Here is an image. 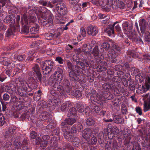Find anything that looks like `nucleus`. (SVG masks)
Wrapping results in <instances>:
<instances>
[{"mask_svg":"<svg viewBox=\"0 0 150 150\" xmlns=\"http://www.w3.org/2000/svg\"><path fill=\"white\" fill-rule=\"evenodd\" d=\"M92 71L90 68H85L82 70L83 74L87 77L92 74Z\"/></svg>","mask_w":150,"mask_h":150,"instance_id":"c03bdc74","label":"nucleus"},{"mask_svg":"<svg viewBox=\"0 0 150 150\" xmlns=\"http://www.w3.org/2000/svg\"><path fill=\"white\" fill-rule=\"evenodd\" d=\"M64 88L63 86L59 84L57 86H55V87L53 90L57 92L58 94H60L62 96H64L65 97L67 95V92H66V89H64Z\"/></svg>","mask_w":150,"mask_h":150,"instance_id":"aec40b11","label":"nucleus"},{"mask_svg":"<svg viewBox=\"0 0 150 150\" xmlns=\"http://www.w3.org/2000/svg\"><path fill=\"white\" fill-rule=\"evenodd\" d=\"M16 18L15 14H11L7 16L4 20V21L6 23H11L10 24L11 27L13 28H14V24L15 23V20Z\"/></svg>","mask_w":150,"mask_h":150,"instance_id":"f3484780","label":"nucleus"},{"mask_svg":"<svg viewBox=\"0 0 150 150\" xmlns=\"http://www.w3.org/2000/svg\"><path fill=\"white\" fill-rule=\"evenodd\" d=\"M54 64L52 60H47L42 62L41 64L42 69L44 75H47L52 71Z\"/></svg>","mask_w":150,"mask_h":150,"instance_id":"20e7f679","label":"nucleus"},{"mask_svg":"<svg viewBox=\"0 0 150 150\" xmlns=\"http://www.w3.org/2000/svg\"><path fill=\"white\" fill-rule=\"evenodd\" d=\"M67 62L68 68L71 70L69 72V79L71 82L76 83L77 82L78 76L80 72L72 67L71 63L70 61H67Z\"/></svg>","mask_w":150,"mask_h":150,"instance_id":"7ed1b4c3","label":"nucleus"},{"mask_svg":"<svg viewBox=\"0 0 150 150\" xmlns=\"http://www.w3.org/2000/svg\"><path fill=\"white\" fill-rule=\"evenodd\" d=\"M75 60L76 61V65H73L71 63V66L72 67L76 70H78V71L80 72L81 71L80 69H81L82 70L85 69L83 60V61H80L77 60Z\"/></svg>","mask_w":150,"mask_h":150,"instance_id":"5701e85b","label":"nucleus"},{"mask_svg":"<svg viewBox=\"0 0 150 150\" xmlns=\"http://www.w3.org/2000/svg\"><path fill=\"white\" fill-rule=\"evenodd\" d=\"M98 6H101V7H105L106 5L108 4H111L112 0H98Z\"/></svg>","mask_w":150,"mask_h":150,"instance_id":"c9c22d12","label":"nucleus"},{"mask_svg":"<svg viewBox=\"0 0 150 150\" xmlns=\"http://www.w3.org/2000/svg\"><path fill=\"white\" fill-rule=\"evenodd\" d=\"M23 20L25 24L28 25L29 23L30 24L34 23L36 21L37 18L34 14L31 15H30L28 20L26 14L25 13H24L21 16V23L23 25L24 24Z\"/></svg>","mask_w":150,"mask_h":150,"instance_id":"6e6552de","label":"nucleus"},{"mask_svg":"<svg viewBox=\"0 0 150 150\" xmlns=\"http://www.w3.org/2000/svg\"><path fill=\"white\" fill-rule=\"evenodd\" d=\"M98 141L99 145L103 148L105 147V150H122V147L119 145L115 140H110L105 143L104 134L100 132L97 136Z\"/></svg>","mask_w":150,"mask_h":150,"instance_id":"f257e3e1","label":"nucleus"},{"mask_svg":"<svg viewBox=\"0 0 150 150\" xmlns=\"http://www.w3.org/2000/svg\"><path fill=\"white\" fill-rule=\"evenodd\" d=\"M15 54L13 53L12 54V56L14 57V58L17 59L18 60L20 61H24L26 58V57L25 55H22L19 54L18 56L16 55V56L15 55Z\"/></svg>","mask_w":150,"mask_h":150,"instance_id":"49530a36","label":"nucleus"},{"mask_svg":"<svg viewBox=\"0 0 150 150\" xmlns=\"http://www.w3.org/2000/svg\"><path fill=\"white\" fill-rule=\"evenodd\" d=\"M56 8L59 14L61 15H65L67 12L65 5L62 2H59L56 4Z\"/></svg>","mask_w":150,"mask_h":150,"instance_id":"9b49d317","label":"nucleus"},{"mask_svg":"<svg viewBox=\"0 0 150 150\" xmlns=\"http://www.w3.org/2000/svg\"><path fill=\"white\" fill-rule=\"evenodd\" d=\"M121 100L118 98H115L112 101V104L113 105H119L121 104Z\"/></svg>","mask_w":150,"mask_h":150,"instance_id":"0e129e2a","label":"nucleus"},{"mask_svg":"<svg viewBox=\"0 0 150 150\" xmlns=\"http://www.w3.org/2000/svg\"><path fill=\"white\" fill-rule=\"evenodd\" d=\"M11 27V28H8L6 32V37L10 36L13 34V33L12 30L15 29V27L14 26V28H12V26Z\"/></svg>","mask_w":150,"mask_h":150,"instance_id":"680f3d73","label":"nucleus"},{"mask_svg":"<svg viewBox=\"0 0 150 150\" xmlns=\"http://www.w3.org/2000/svg\"><path fill=\"white\" fill-rule=\"evenodd\" d=\"M30 78L37 84L41 82L42 74L41 73L35 74L33 71L28 73Z\"/></svg>","mask_w":150,"mask_h":150,"instance_id":"4468645a","label":"nucleus"},{"mask_svg":"<svg viewBox=\"0 0 150 150\" xmlns=\"http://www.w3.org/2000/svg\"><path fill=\"white\" fill-rule=\"evenodd\" d=\"M87 33L90 35L94 36L98 33V29L95 26L89 25L86 28Z\"/></svg>","mask_w":150,"mask_h":150,"instance_id":"6ab92c4d","label":"nucleus"},{"mask_svg":"<svg viewBox=\"0 0 150 150\" xmlns=\"http://www.w3.org/2000/svg\"><path fill=\"white\" fill-rule=\"evenodd\" d=\"M25 91L26 92V95L27 94L31 92L33 90L32 89L33 86H32V88H31L27 83H25Z\"/></svg>","mask_w":150,"mask_h":150,"instance_id":"052dcab7","label":"nucleus"},{"mask_svg":"<svg viewBox=\"0 0 150 150\" xmlns=\"http://www.w3.org/2000/svg\"><path fill=\"white\" fill-rule=\"evenodd\" d=\"M70 129L71 132L76 133L77 132H81L83 128L82 124L80 122H78L72 126Z\"/></svg>","mask_w":150,"mask_h":150,"instance_id":"a211bd4d","label":"nucleus"},{"mask_svg":"<svg viewBox=\"0 0 150 150\" xmlns=\"http://www.w3.org/2000/svg\"><path fill=\"white\" fill-rule=\"evenodd\" d=\"M103 97H102L103 98V99L104 102H105L104 100V98L110 100L112 99L113 98V95L109 92H105L103 93Z\"/></svg>","mask_w":150,"mask_h":150,"instance_id":"a19ab883","label":"nucleus"},{"mask_svg":"<svg viewBox=\"0 0 150 150\" xmlns=\"http://www.w3.org/2000/svg\"><path fill=\"white\" fill-rule=\"evenodd\" d=\"M43 103L46 105H45V108H46L47 107H48L50 108V111L54 109V105L51 99H49L47 102L44 101Z\"/></svg>","mask_w":150,"mask_h":150,"instance_id":"2f4dec72","label":"nucleus"},{"mask_svg":"<svg viewBox=\"0 0 150 150\" xmlns=\"http://www.w3.org/2000/svg\"><path fill=\"white\" fill-rule=\"evenodd\" d=\"M101 47H102L101 48L104 50L103 52H105V51H108L110 49V45L109 42H104L101 45Z\"/></svg>","mask_w":150,"mask_h":150,"instance_id":"de8ad7c7","label":"nucleus"},{"mask_svg":"<svg viewBox=\"0 0 150 150\" xmlns=\"http://www.w3.org/2000/svg\"><path fill=\"white\" fill-rule=\"evenodd\" d=\"M63 70L58 68L55 71L52 77H50L48 80V84L52 86L53 90L61 82L63 78Z\"/></svg>","mask_w":150,"mask_h":150,"instance_id":"f03ea898","label":"nucleus"},{"mask_svg":"<svg viewBox=\"0 0 150 150\" xmlns=\"http://www.w3.org/2000/svg\"><path fill=\"white\" fill-rule=\"evenodd\" d=\"M58 142V139L57 137L54 136L52 137L50 140V145L51 147H53L57 146Z\"/></svg>","mask_w":150,"mask_h":150,"instance_id":"4c0bfd02","label":"nucleus"},{"mask_svg":"<svg viewBox=\"0 0 150 150\" xmlns=\"http://www.w3.org/2000/svg\"><path fill=\"white\" fill-rule=\"evenodd\" d=\"M78 79H77V82H79L81 84L83 82L85 83L86 81V80L85 79L84 76L83 75H80V74L78 76Z\"/></svg>","mask_w":150,"mask_h":150,"instance_id":"5fc2aeb1","label":"nucleus"},{"mask_svg":"<svg viewBox=\"0 0 150 150\" xmlns=\"http://www.w3.org/2000/svg\"><path fill=\"white\" fill-rule=\"evenodd\" d=\"M132 28L133 25L132 23L129 24L128 25V27L126 28V30H124V33L127 34L132 35L133 33L132 31Z\"/></svg>","mask_w":150,"mask_h":150,"instance_id":"79ce46f5","label":"nucleus"},{"mask_svg":"<svg viewBox=\"0 0 150 150\" xmlns=\"http://www.w3.org/2000/svg\"><path fill=\"white\" fill-rule=\"evenodd\" d=\"M40 26L38 24H36L35 26L30 28L29 32L32 34H35L37 33L39 30Z\"/></svg>","mask_w":150,"mask_h":150,"instance_id":"ea45409f","label":"nucleus"},{"mask_svg":"<svg viewBox=\"0 0 150 150\" xmlns=\"http://www.w3.org/2000/svg\"><path fill=\"white\" fill-rule=\"evenodd\" d=\"M32 71L35 74L41 73L40 67L38 64H35L32 68Z\"/></svg>","mask_w":150,"mask_h":150,"instance_id":"8fccbe9b","label":"nucleus"},{"mask_svg":"<svg viewBox=\"0 0 150 150\" xmlns=\"http://www.w3.org/2000/svg\"><path fill=\"white\" fill-rule=\"evenodd\" d=\"M113 118L106 119L104 118L103 120L105 122H111L113 121L115 123L117 124H122L124 122V120L123 118L121 117L120 115H116L112 114Z\"/></svg>","mask_w":150,"mask_h":150,"instance_id":"f8f14e48","label":"nucleus"},{"mask_svg":"<svg viewBox=\"0 0 150 150\" xmlns=\"http://www.w3.org/2000/svg\"><path fill=\"white\" fill-rule=\"evenodd\" d=\"M25 83L21 84V85L19 86L17 91L16 93L19 95L21 97H19V99L21 100V101L23 102H26V92L25 87Z\"/></svg>","mask_w":150,"mask_h":150,"instance_id":"1a4fd4ad","label":"nucleus"},{"mask_svg":"<svg viewBox=\"0 0 150 150\" xmlns=\"http://www.w3.org/2000/svg\"><path fill=\"white\" fill-rule=\"evenodd\" d=\"M23 25L21 29V33L23 34H27L28 33H29V27L28 25L25 24Z\"/></svg>","mask_w":150,"mask_h":150,"instance_id":"e433bc0d","label":"nucleus"},{"mask_svg":"<svg viewBox=\"0 0 150 150\" xmlns=\"http://www.w3.org/2000/svg\"><path fill=\"white\" fill-rule=\"evenodd\" d=\"M118 23V22L117 21L115 22L112 25H109L107 27L105 31L108 34L109 36H110L112 34L114 33V26Z\"/></svg>","mask_w":150,"mask_h":150,"instance_id":"393cba45","label":"nucleus"},{"mask_svg":"<svg viewBox=\"0 0 150 150\" xmlns=\"http://www.w3.org/2000/svg\"><path fill=\"white\" fill-rule=\"evenodd\" d=\"M16 136V138L13 139L12 138L11 140L12 142H13V144L16 148L18 149L21 145V143L19 141L20 137V136Z\"/></svg>","mask_w":150,"mask_h":150,"instance_id":"c756f323","label":"nucleus"},{"mask_svg":"<svg viewBox=\"0 0 150 150\" xmlns=\"http://www.w3.org/2000/svg\"><path fill=\"white\" fill-rule=\"evenodd\" d=\"M127 54L134 58H136L137 57L134 51L132 50H128L127 52Z\"/></svg>","mask_w":150,"mask_h":150,"instance_id":"4d7b16f0","label":"nucleus"},{"mask_svg":"<svg viewBox=\"0 0 150 150\" xmlns=\"http://www.w3.org/2000/svg\"><path fill=\"white\" fill-rule=\"evenodd\" d=\"M61 34L59 32L55 33H46L45 35V38L48 40H57L59 39Z\"/></svg>","mask_w":150,"mask_h":150,"instance_id":"2eb2a0df","label":"nucleus"},{"mask_svg":"<svg viewBox=\"0 0 150 150\" xmlns=\"http://www.w3.org/2000/svg\"><path fill=\"white\" fill-rule=\"evenodd\" d=\"M72 104L70 101H67L62 104L60 106V108L61 110L64 112L67 110L69 107L72 106Z\"/></svg>","mask_w":150,"mask_h":150,"instance_id":"c85d7f7f","label":"nucleus"},{"mask_svg":"<svg viewBox=\"0 0 150 150\" xmlns=\"http://www.w3.org/2000/svg\"><path fill=\"white\" fill-rule=\"evenodd\" d=\"M90 92L91 99L94 101L95 104L100 105H103L104 104L105 102L103 99V98L98 94L95 90L92 89Z\"/></svg>","mask_w":150,"mask_h":150,"instance_id":"39448f33","label":"nucleus"},{"mask_svg":"<svg viewBox=\"0 0 150 150\" xmlns=\"http://www.w3.org/2000/svg\"><path fill=\"white\" fill-rule=\"evenodd\" d=\"M69 142L72 143L73 145L75 147H77L80 144V141L78 137L74 136L71 139Z\"/></svg>","mask_w":150,"mask_h":150,"instance_id":"473e14b6","label":"nucleus"},{"mask_svg":"<svg viewBox=\"0 0 150 150\" xmlns=\"http://www.w3.org/2000/svg\"><path fill=\"white\" fill-rule=\"evenodd\" d=\"M129 39L132 42L139 43L141 42L142 44H144L143 42L139 37H133L131 36L129 37Z\"/></svg>","mask_w":150,"mask_h":150,"instance_id":"f704fd0d","label":"nucleus"},{"mask_svg":"<svg viewBox=\"0 0 150 150\" xmlns=\"http://www.w3.org/2000/svg\"><path fill=\"white\" fill-rule=\"evenodd\" d=\"M85 68H90L92 67L93 62L89 59L83 60Z\"/></svg>","mask_w":150,"mask_h":150,"instance_id":"72a5a7b5","label":"nucleus"},{"mask_svg":"<svg viewBox=\"0 0 150 150\" xmlns=\"http://www.w3.org/2000/svg\"><path fill=\"white\" fill-rule=\"evenodd\" d=\"M92 134V131L91 129L87 128L85 129L82 132V136L86 139L90 138Z\"/></svg>","mask_w":150,"mask_h":150,"instance_id":"a878e982","label":"nucleus"},{"mask_svg":"<svg viewBox=\"0 0 150 150\" xmlns=\"http://www.w3.org/2000/svg\"><path fill=\"white\" fill-rule=\"evenodd\" d=\"M116 83L114 80L111 79L102 85L103 90L106 92L113 91L116 88Z\"/></svg>","mask_w":150,"mask_h":150,"instance_id":"0eeeda50","label":"nucleus"},{"mask_svg":"<svg viewBox=\"0 0 150 150\" xmlns=\"http://www.w3.org/2000/svg\"><path fill=\"white\" fill-rule=\"evenodd\" d=\"M106 111L103 110L101 108L99 107V109H98L96 113L100 115L104 116L106 115Z\"/></svg>","mask_w":150,"mask_h":150,"instance_id":"338daca9","label":"nucleus"},{"mask_svg":"<svg viewBox=\"0 0 150 150\" xmlns=\"http://www.w3.org/2000/svg\"><path fill=\"white\" fill-rule=\"evenodd\" d=\"M104 50L100 48H98V46L96 45L92 52V54L94 57H96L99 56V54H101L102 56V53L103 52Z\"/></svg>","mask_w":150,"mask_h":150,"instance_id":"b1692460","label":"nucleus"},{"mask_svg":"<svg viewBox=\"0 0 150 150\" xmlns=\"http://www.w3.org/2000/svg\"><path fill=\"white\" fill-rule=\"evenodd\" d=\"M62 129L64 132L63 134L64 138L69 141H70L71 139L74 136L72 134L74 133L71 132V129H70V130H66L65 131L63 129Z\"/></svg>","mask_w":150,"mask_h":150,"instance_id":"bb28decb","label":"nucleus"},{"mask_svg":"<svg viewBox=\"0 0 150 150\" xmlns=\"http://www.w3.org/2000/svg\"><path fill=\"white\" fill-rule=\"evenodd\" d=\"M42 94V91L40 90H39L38 91L35 92V94L33 96L34 100L38 101L40 100L41 98V96Z\"/></svg>","mask_w":150,"mask_h":150,"instance_id":"58836bf2","label":"nucleus"},{"mask_svg":"<svg viewBox=\"0 0 150 150\" xmlns=\"http://www.w3.org/2000/svg\"><path fill=\"white\" fill-rule=\"evenodd\" d=\"M148 104L146 103H144V112L149 110L150 109V103H148Z\"/></svg>","mask_w":150,"mask_h":150,"instance_id":"774afa93","label":"nucleus"},{"mask_svg":"<svg viewBox=\"0 0 150 150\" xmlns=\"http://www.w3.org/2000/svg\"><path fill=\"white\" fill-rule=\"evenodd\" d=\"M55 61L58 62L59 64H65V60L62 59V57L59 56H58L56 57Z\"/></svg>","mask_w":150,"mask_h":150,"instance_id":"e2e57ef3","label":"nucleus"},{"mask_svg":"<svg viewBox=\"0 0 150 150\" xmlns=\"http://www.w3.org/2000/svg\"><path fill=\"white\" fill-rule=\"evenodd\" d=\"M43 107L40 108L38 110V113H40L38 119L39 120L43 121L45 120L49 121L52 120L51 116L47 112L44 110Z\"/></svg>","mask_w":150,"mask_h":150,"instance_id":"9d476101","label":"nucleus"},{"mask_svg":"<svg viewBox=\"0 0 150 150\" xmlns=\"http://www.w3.org/2000/svg\"><path fill=\"white\" fill-rule=\"evenodd\" d=\"M12 146L13 145L11 142L9 141L6 142L4 146V147L7 150H11Z\"/></svg>","mask_w":150,"mask_h":150,"instance_id":"864d4df0","label":"nucleus"},{"mask_svg":"<svg viewBox=\"0 0 150 150\" xmlns=\"http://www.w3.org/2000/svg\"><path fill=\"white\" fill-rule=\"evenodd\" d=\"M108 67V64L106 62L103 61L100 64L98 65L97 69L98 72H101L105 71Z\"/></svg>","mask_w":150,"mask_h":150,"instance_id":"cd10ccee","label":"nucleus"},{"mask_svg":"<svg viewBox=\"0 0 150 150\" xmlns=\"http://www.w3.org/2000/svg\"><path fill=\"white\" fill-rule=\"evenodd\" d=\"M121 131H122L124 135H126V136H128L130 133V131L127 127H124Z\"/></svg>","mask_w":150,"mask_h":150,"instance_id":"69168bd1","label":"nucleus"},{"mask_svg":"<svg viewBox=\"0 0 150 150\" xmlns=\"http://www.w3.org/2000/svg\"><path fill=\"white\" fill-rule=\"evenodd\" d=\"M39 22L41 24V25H43V26L47 27L48 25L50 26V25L49 24L47 18L46 19H40Z\"/></svg>","mask_w":150,"mask_h":150,"instance_id":"603ef678","label":"nucleus"},{"mask_svg":"<svg viewBox=\"0 0 150 150\" xmlns=\"http://www.w3.org/2000/svg\"><path fill=\"white\" fill-rule=\"evenodd\" d=\"M69 114L68 115L69 117H73L74 116L76 115L77 110L74 107H72L70 108L69 110Z\"/></svg>","mask_w":150,"mask_h":150,"instance_id":"a18cd8bd","label":"nucleus"},{"mask_svg":"<svg viewBox=\"0 0 150 150\" xmlns=\"http://www.w3.org/2000/svg\"><path fill=\"white\" fill-rule=\"evenodd\" d=\"M76 108L77 109V110L79 112L82 113L85 111V113L86 115H90V112L88 113V111H86L87 110H88L89 109V107H86L84 110V105L81 103L78 102L76 104Z\"/></svg>","mask_w":150,"mask_h":150,"instance_id":"4be33fe9","label":"nucleus"},{"mask_svg":"<svg viewBox=\"0 0 150 150\" xmlns=\"http://www.w3.org/2000/svg\"><path fill=\"white\" fill-rule=\"evenodd\" d=\"M47 20L50 25L51 28H52V26H53V20L54 19V16L53 15L50 13H47Z\"/></svg>","mask_w":150,"mask_h":150,"instance_id":"37998d69","label":"nucleus"},{"mask_svg":"<svg viewBox=\"0 0 150 150\" xmlns=\"http://www.w3.org/2000/svg\"><path fill=\"white\" fill-rule=\"evenodd\" d=\"M16 129L13 127H10L8 130L7 131L5 134L4 136L5 138H10V140H11L12 138H16V136H20L19 135L18 133H16L15 132Z\"/></svg>","mask_w":150,"mask_h":150,"instance_id":"ddd939ff","label":"nucleus"},{"mask_svg":"<svg viewBox=\"0 0 150 150\" xmlns=\"http://www.w3.org/2000/svg\"><path fill=\"white\" fill-rule=\"evenodd\" d=\"M76 120L74 118L66 119L61 124L62 129L64 130H70L71 126L76 122Z\"/></svg>","mask_w":150,"mask_h":150,"instance_id":"423d86ee","label":"nucleus"},{"mask_svg":"<svg viewBox=\"0 0 150 150\" xmlns=\"http://www.w3.org/2000/svg\"><path fill=\"white\" fill-rule=\"evenodd\" d=\"M139 25L141 33L144 34L146 30L148 22L144 19H141L139 21Z\"/></svg>","mask_w":150,"mask_h":150,"instance_id":"412c9836","label":"nucleus"},{"mask_svg":"<svg viewBox=\"0 0 150 150\" xmlns=\"http://www.w3.org/2000/svg\"><path fill=\"white\" fill-rule=\"evenodd\" d=\"M62 86L66 89L67 93L70 95V93L73 91V89L71 87L69 81L67 79H64L62 83Z\"/></svg>","mask_w":150,"mask_h":150,"instance_id":"dca6fc26","label":"nucleus"},{"mask_svg":"<svg viewBox=\"0 0 150 150\" xmlns=\"http://www.w3.org/2000/svg\"><path fill=\"white\" fill-rule=\"evenodd\" d=\"M96 122V119L93 117H89L86 120V123L88 126H91L94 125Z\"/></svg>","mask_w":150,"mask_h":150,"instance_id":"7c9ffc66","label":"nucleus"},{"mask_svg":"<svg viewBox=\"0 0 150 150\" xmlns=\"http://www.w3.org/2000/svg\"><path fill=\"white\" fill-rule=\"evenodd\" d=\"M136 85L134 81L131 80L129 81V88L131 90L133 91H134Z\"/></svg>","mask_w":150,"mask_h":150,"instance_id":"bf43d9fd","label":"nucleus"},{"mask_svg":"<svg viewBox=\"0 0 150 150\" xmlns=\"http://www.w3.org/2000/svg\"><path fill=\"white\" fill-rule=\"evenodd\" d=\"M144 39L145 41L150 42V33L148 31H146L144 33Z\"/></svg>","mask_w":150,"mask_h":150,"instance_id":"6e6d98bb","label":"nucleus"},{"mask_svg":"<svg viewBox=\"0 0 150 150\" xmlns=\"http://www.w3.org/2000/svg\"><path fill=\"white\" fill-rule=\"evenodd\" d=\"M62 16L59 15V13L55 16V18L57 20V22L60 24H64L65 23L63 21V17Z\"/></svg>","mask_w":150,"mask_h":150,"instance_id":"09e8293b","label":"nucleus"},{"mask_svg":"<svg viewBox=\"0 0 150 150\" xmlns=\"http://www.w3.org/2000/svg\"><path fill=\"white\" fill-rule=\"evenodd\" d=\"M70 94L72 95H73L76 98L80 97H81L82 96V94L80 90H77L76 91L74 92V91L73 90V91L70 93Z\"/></svg>","mask_w":150,"mask_h":150,"instance_id":"3c124183","label":"nucleus"},{"mask_svg":"<svg viewBox=\"0 0 150 150\" xmlns=\"http://www.w3.org/2000/svg\"><path fill=\"white\" fill-rule=\"evenodd\" d=\"M107 55L109 58H116L117 57L116 52L115 51H112L110 52L108 51Z\"/></svg>","mask_w":150,"mask_h":150,"instance_id":"13d9d810","label":"nucleus"}]
</instances>
